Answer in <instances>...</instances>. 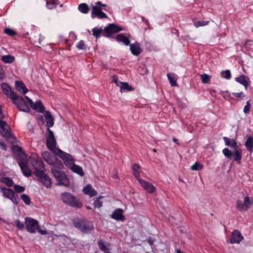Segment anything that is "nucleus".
Instances as JSON below:
<instances>
[{
  "mask_svg": "<svg viewBox=\"0 0 253 253\" xmlns=\"http://www.w3.org/2000/svg\"><path fill=\"white\" fill-rule=\"evenodd\" d=\"M46 145L47 148L55 155L59 156L64 162L66 166H70L73 163V157L56 147V140L53 132L47 128L45 133Z\"/></svg>",
  "mask_w": 253,
  "mask_h": 253,
  "instance_id": "obj_1",
  "label": "nucleus"
},
{
  "mask_svg": "<svg viewBox=\"0 0 253 253\" xmlns=\"http://www.w3.org/2000/svg\"><path fill=\"white\" fill-rule=\"evenodd\" d=\"M95 5H91V18L97 17L99 19L107 18V15L102 11L103 10L109 11L110 8L106 4L98 1L95 3Z\"/></svg>",
  "mask_w": 253,
  "mask_h": 253,
  "instance_id": "obj_2",
  "label": "nucleus"
},
{
  "mask_svg": "<svg viewBox=\"0 0 253 253\" xmlns=\"http://www.w3.org/2000/svg\"><path fill=\"white\" fill-rule=\"evenodd\" d=\"M61 199L66 205L75 208L80 209L83 204L73 195L69 192H63L61 194Z\"/></svg>",
  "mask_w": 253,
  "mask_h": 253,
  "instance_id": "obj_3",
  "label": "nucleus"
},
{
  "mask_svg": "<svg viewBox=\"0 0 253 253\" xmlns=\"http://www.w3.org/2000/svg\"><path fill=\"white\" fill-rule=\"evenodd\" d=\"M60 169L56 167H52L51 168V172L58 181V185L68 187L69 185L70 181L65 173L60 170Z\"/></svg>",
  "mask_w": 253,
  "mask_h": 253,
  "instance_id": "obj_4",
  "label": "nucleus"
},
{
  "mask_svg": "<svg viewBox=\"0 0 253 253\" xmlns=\"http://www.w3.org/2000/svg\"><path fill=\"white\" fill-rule=\"evenodd\" d=\"M222 153L225 157L229 159H233L237 164L241 163L242 157V151L239 148L234 150L233 152L230 151L228 148H224Z\"/></svg>",
  "mask_w": 253,
  "mask_h": 253,
  "instance_id": "obj_5",
  "label": "nucleus"
},
{
  "mask_svg": "<svg viewBox=\"0 0 253 253\" xmlns=\"http://www.w3.org/2000/svg\"><path fill=\"white\" fill-rule=\"evenodd\" d=\"M43 159L49 165L56 167L58 169H62L64 167L62 162L56 157L51 155L48 151H44L42 154Z\"/></svg>",
  "mask_w": 253,
  "mask_h": 253,
  "instance_id": "obj_6",
  "label": "nucleus"
},
{
  "mask_svg": "<svg viewBox=\"0 0 253 253\" xmlns=\"http://www.w3.org/2000/svg\"><path fill=\"white\" fill-rule=\"evenodd\" d=\"M74 226L83 233L88 234L93 229V226L85 219H79L73 222Z\"/></svg>",
  "mask_w": 253,
  "mask_h": 253,
  "instance_id": "obj_7",
  "label": "nucleus"
},
{
  "mask_svg": "<svg viewBox=\"0 0 253 253\" xmlns=\"http://www.w3.org/2000/svg\"><path fill=\"white\" fill-rule=\"evenodd\" d=\"M11 100L20 111L27 113L30 112L29 107L22 96L16 94Z\"/></svg>",
  "mask_w": 253,
  "mask_h": 253,
  "instance_id": "obj_8",
  "label": "nucleus"
},
{
  "mask_svg": "<svg viewBox=\"0 0 253 253\" xmlns=\"http://www.w3.org/2000/svg\"><path fill=\"white\" fill-rule=\"evenodd\" d=\"M35 169L34 174L36 176H41L45 171V166L43 162L40 159H34L31 162Z\"/></svg>",
  "mask_w": 253,
  "mask_h": 253,
  "instance_id": "obj_9",
  "label": "nucleus"
},
{
  "mask_svg": "<svg viewBox=\"0 0 253 253\" xmlns=\"http://www.w3.org/2000/svg\"><path fill=\"white\" fill-rule=\"evenodd\" d=\"M253 204V199L251 200L248 196L244 197V202L240 200L237 201L236 208L240 211H247Z\"/></svg>",
  "mask_w": 253,
  "mask_h": 253,
  "instance_id": "obj_10",
  "label": "nucleus"
},
{
  "mask_svg": "<svg viewBox=\"0 0 253 253\" xmlns=\"http://www.w3.org/2000/svg\"><path fill=\"white\" fill-rule=\"evenodd\" d=\"M25 220V227L27 231L31 233H35L39 227V222L31 217H26Z\"/></svg>",
  "mask_w": 253,
  "mask_h": 253,
  "instance_id": "obj_11",
  "label": "nucleus"
},
{
  "mask_svg": "<svg viewBox=\"0 0 253 253\" xmlns=\"http://www.w3.org/2000/svg\"><path fill=\"white\" fill-rule=\"evenodd\" d=\"M122 30H123L122 27L115 24H110L104 28V31L105 34H103V36L106 37H110V34L118 33Z\"/></svg>",
  "mask_w": 253,
  "mask_h": 253,
  "instance_id": "obj_12",
  "label": "nucleus"
},
{
  "mask_svg": "<svg viewBox=\"0 0 253 253\" xmlns=\"http://www.w3.org/2000/svg\"><path fill=\"white\" fill-rule=\"evenodd\" d=\"M0 133L6 138H10L12 136L9 126L5 121L1 120H0Z\"/></svg>",
  "mask_w": 253,
  "mask_h": 253,
  "instance_id": "obj_13",
  "label": "nucleus"
},
{
  "mask_svg": "<svg viewBox=\"0 0 253 253\" xmlns=\"http://www.w3.org/2000/svg\"><path fill=\"white\" fill-rule=\"evenodd\" d=\"M28 158H25L18 162V165L22 171L23 174L26 177L30 176L32 175V171L27 166Z\"/></svg>",
  "mask_w": 253,
  "mask_h": 253,
  "instance_id": "obj_14",
  "label": "nucleus"
},
{
  "mask_svg": "<svg viewBox=\"0 0 253 253\" xmlns=\"http://www.w3.org/2000/svg\"><path fill=\"white\" fill-rule=\"evenodd\" d=\"M244 238L241 233L238 230H234L231 234L230 242L231 244L239 243L243 240Z\"/></svg>",
  "mask_w": 253,
  "mask_h": 253,
  "instance_id": "obj_15",
  "label": "nucleus"
},
{
  "mask_svg": "<svg viewBox=\"0 0 253 253\" xmlns=\"http://www.w3.org/2000/svg\"><path fill=\"white\" fill-rule=\"evenodd\" d=\"M138 181L141 186L148 193H153L156 191V188L154 185L151 183L143 180L142 179H139Z\"/></svg>",
  "mask_w": 253,
  "mask_h": 253,
  "instance_id": "obj_16",
  "label": "nucleus"
},
{
  "mask_svg": "<svg viewBox=\"0 0 253 253\" xmlns=\"http://www.w3.org/2000/svg\"><path fill=\"white\" fill-rule=\"evenodd\" d=\"M12 149L16 155V158L19 161L27 158L25 153L22 150L21 147L18 146H13Z\"/></svg>",
  "mask_w": 253,
  "mask_h": 253,
  "instance_id": "obj_17",
  "label": "nucleus"
},
{
  "mask_svg": "<svg viewBox=\"0 0 253 253\" xmlns=\"http://www.w3.org/2000/svg\"><path fill=\"white\" fill-rule=\"evenodd\" d=\"M1 88L4 93L8 98L11 99L14 98L16 94L15 92L12 91L10 87L6 83H2L1 84Z\"/></svg>",
  "mask_w": 253,
  "mask_h": 253,
  "instance_id": "obj_18",
  "label": "nucleus"
},
{
  "mask_svg": "<svg viewBox=\"0 0 253 253\" xmlns=\"http://www.w3.org/2000/svg\"><path fill=\"white\" fill-rule=\"evenodd\" d=\"M123 210L122 209H116L111 215V217L117 221H123L125 219V216L123 214Z\"/></svg>",
  "mask_w": 253,
  "mask_h": 253,
  "instance_id": "obj_19",
  "label": "nucleus"
},
{
  "mask_svg": "<svg viewBox=\"0 0 253 253\" xmlns=\"http://www.w3.org/2000/svg\"><path fill=\"white\" fill-rule=\"evenodd\" d=\"M235 81L243 85L246 89H247L248 86L251 82L249 78L243 75L236 77L235 78Z\"/></svg>",
  "mask_w": 253,
  "mask_h": 253,
  "instance_id": "obj_20",
  "label": "nucleus"
},
{
  "mask_svg": "<svg viewBox=\"0 0 253 253\" xmlns=\"http://www.w3.org/2000/svg\"><path fill=\"white\" fill-rule=\"evenodd\" d=\"M40 178L42 184L46 188H49L51 185V180L49 176L44 172L41 175V176H37Z\"/></svg>",
  "mask_w": 253,
  "mask_h": 253,
  "instance_id": "obj_21",
  "label": "nucleus"
},
{
  "mask_svg": "<svg viewBox=\"0 0 253 253\" xmlns=\"http://www.w3.org/2000/svg\"><path fill=\"white\" fill-rule=\"evenodd\" d=\"M225 145L230 147L234 150L238 148L237 143L235 139H231L227 137H223Z\"/></svg>",
  "mask_w": 253,
  "mask_h": 253,
  "instance_id": "obj_22",
  "label": "nucleus"
},
{
  "mask_svg": "<svg viewBox=\"0 0 253 253\" xmlns=\"http://www.w3.org/2000/svg\"><path fill=\"white\" fill-rule=\"evenodd\" d=\"M130 50L132 54L135 56H138L142 52L139 43L135 42L133 44H130Z\"/></svg>",
  "mask_w": 253,
  "mask_h": 253,
  "instance_id": "obj_23",
  "label": "nucleus"
},
{
  "mask_svg": "<svg viewBox=\"0 0 253 253\" xmlns=\"http://www.w3.org/2000/svg\"><path fill=\"white\" fill-rule=\"evenodd\" d=\"M31 108L35 110H36L38 112L40 113H44L45 111V108L44 106L43 105L41 101L39 100L36 102L34 103L33 102V104L30 105Z\"/></svg>",
  "mask_w": 253,
  "mask_h": 253,
  "instance_id": "obj_24",
  "label": "nucleus"
},
{
  "mask_svg": "<svg viewBox=\"0 0 253 253\" xmlns=\"http://www.w3.org/2000/svg\"><path fill=\"white\" fill-rule=\"evenodd\" d=\"M109 243L104 242L102 240H99L98 241V246L99 249L104 252V253H111L109 247Z\"/></svg>",
  "mask_w": 253,
  "mask_h": 253,
  "instance_id": "obj_25",
  "label": "nucleus"
},
{
  "mask_svg": "<svg viewBox=\"0 0 253 253\" xmlns=\"http://www.w3.org/2000/svg\"><path fill=\"white\" fill-rule=\"evenodd\" d=\"M44 117L46 121V126L47 128H49L54 125V119L49 111H46L44 114Z\"/></svg>",
  "mask_w": 253,
  "mask_h": 253,
  "instance_id": "obj_26",
  "label": "nucleus"
},
{
  "mask_svg": "<svg viewBox=\"0 0 253 253\" xmlns=\"http://www.w3.org/2000/svg\"><path fill=\"white\" fill-rule=\"evenodd\" d=\"M84 194L88 195L90 197L95 196L97 195V192L92 187L90 184H87L83 189Z\"/></svg>",
  "mask_w": 253,
  "mask_h": 253,
  "instance_id": "obj_27",
  "label": "nucleus"
},
{
  "mask_svg": "<svg viewBox=\"0 0 253 253\" xmlns=\"http://www.w3.org/2000/svg\"><path fill=\"white\" fill-rule=\"evenodd\" d=\"M15 87L17 90L25 94L28 91L26 85L22 81H16Z\"/></svg>",
  "mask_w": 253,
  "mask_h": 253,
  "instance_id": "obj_28",
  "label": "nucleus"
},
{
  "mask_svg": "<svg viewBox=\"0 0 253 253\" xmlns=\"http://www.w3.org/2000/svg\"><path fill=\"white\" fill-rule=\"evenodd\" d=\"M74 160L73 159V163L70 166H67L68 167H71V169L74 172H76L79 174L81 176H83L84 175V172L83 170V169L80 166L74 164Z\"/></svg>",
  "mask_w": 253,
  "mask_h": 253,
  "instance_id": "obj_29",
  "label": "nucleus"
},
{
  "mask_svg": "<svg viewBox=\"0 0 253 253\" xmlns=\"http://www.w3.org/2000/svg\"><path fill=\"white\" fill-rule=\"evenodd\" d=\"M116 39L118 42H122L126 45L130 44V41L128 38L123 34H120L117 35Z\"/></svg>",
  "mask_w": 253,
  "mask_h": 253,
  "instance_id": "obj_30",
  "label": "nucleus"
},
{
  "mask_svg": "<svg viewBox=\"0 0 253 253\" xmlns=\"http://www.w3.org/2000/svg\"><path fill=\"white\" fill-rule=\"evenodd\" d=\"M245 146L247 149V150L250 153H252L253 151V137L250 136L248 137L245 143Z\"/></svg>",
  "mask_w": 253,
  "mask_h": 253,
  "instance_id": "obj_31",
  "label": "nucleus"
},
{
  "mask_svg": "<svg viewBox=\"0 0 253 253\" xmlns=\"http://www.w3.org/2000/svg\"><path fill=\"white\" fill-rule=\"evenodd\" d=\"M119 86L120 88V91L121 92L126 91H131L133 89L132 87L126 82H122Z\"/></svg>",
  "mask_w": 253,
  "mask_h": 253,
  "instance_id": "obj_32",
  "label": "nucleus"
},
{
  "mask_svg": "<svg viewBox=\"0 0 253 253\" xmlns=\"http://www.w3.org/2000/svg\"><path fill=\"white\" fill-rule=\"evenodd\" d=\"M78 9L81 12L84 14L88 13L89 11V7L85 3H82L79 4L78 6Z\"/></svg>",
  "mask_w": 253,
  "mask_h": 253,
  "instance_id": "obj_33",
  "label": "nucleus"
},
{
  "mask_svg": "<svg viewBox=\"0 0 253 253\" xmlns=\"http://www.w3.org/2000/svg\"><path fill=\"white\" fill-rule=\"evenodd\" d=\"M1 191L3 195L8 199L12 197L14 194L12 190L8 188H1Z\"/></svg>",
  "mask_w": 253,
  "mask_h": 253,
  "instance_id": "obj_34",
  "label": "nucleus"
},
{
  "mask_svg": "<svg viewBox=\"0 0 253 253\" xmlns=\"http://www.w3.org/2000/svg\"><path fill=\"white\" fill-rule=\"evenodd\" d=\"M139 168L140 166L137 164H134L132 166V170H133V174L135 177V178L138 181L140 176V172H139Z\"/></svg>",
  "mask_w": 253,
  "mask_h": 253,
  "instance_id": "obj_35",
  "label": "nucleus"
},
{
  "mask_svg": "<svg viewBox=\"0 0 253 253\" xmlns=\"http://www.w3.org/2000/svg\"><path fill=\"white\" fill-rule=\"evenodd\" d=\"M58 4V0H46V6L48 9H51L56 7Z\"/></svg>",
  "mask_w": 253,
  "mask_h": 253,
  "instance_id": "obj_36",
  "label": "nucleus"
},
{
  "mask_svg": "<svg viewBox=\"0 0 253 253\" xmlns=\"http://www.w3.org/2000/svg\"><path fill=\"white\" fill-rule=\"evenodd\" d=\"M1 60L5 63H11L14 60V57L10 55L2 56Z\"/></svg>",
  "mask_w": 253,
  "mask_h": 253,
  "instance_id": "obj_37",
  "label": "nucleus"
},
{
  "mask_svg": "<svg viewBox=\"0 0 253 253\" xmlns=\"http://www.w3.org/2000/svg\"><path fill=\"white\" fill-rule=\"evenodd\" d=\"M104 31L101 28L95 27L92 29V35L94 36L96 39L100 37L101 34Z\"/></svg>",
  "mask_w": 253,
  "mask_h": 253,
  "instance_id": "obj_38",
  "label": "nucleus"
},
{
  "mask_svg": "<svg viewBox=\"0 0 253 253\" xmlns=\"http://www.w3.org/2000/svg\"><path fill=\"white\" fill-rule=\"evenodd\" d=\"M167 77L171 86H174L177 85L176 80L173 74L168 73Z\"/></svg>",
  "mask_w": 253,
  "mask_h": 253,
  "instance_id": "obj_39",
  "label": "nucleus"
},
{
  "mask_svg": "<svg viewBox=\"0 0 253 253\" xmlns=\"http://www.w3.org/2000/svg\"><path fill=\"white\" fill-rule=\"evenodd\" d=\"M210 23V21H198L194 23V25L196 27L198 28L201 26H205L208 25Z\"/></svg>",
  "mask_w": 253,
  "mask_h": 253,
  "instance_id": "obj_40",
  "label": "nucleus"
},
{
  "mask_svg": "<svg viewBox=\"0 0 253 253\" xmlns=\"http://www.w3.org/2000/svg\"><path fill=\"white\" fill-rule=\"evenodd\" d=\"M21 198L26 205H29L31 204V199L28 195L25 194H22Z\"/></svg>",
  "mask_w": 253,
  "mask_h": 253,
  "instance_id": "obj_41",
  "label": "nucleus"
},
{
  "mask_svg": "<svg viewBox=\"0 0 253 253\" xmlns=\"http://www.w3.org/2000/svg\"><path fill=\"white\" fill-rule=\"evenodd\" d=\"M220 74L222 78H225L227 80L230 79L231 77V73L229 70L222 71Z\"/></svg>",
  "mask_w": 253,
  "mask_h": 253,
  "instance_id": "obj_42",
  "label": "nucleus"
},
{
  "mask_svg": "<svg viewBox=\"0 0 253 253\" xmlns=\"http://www.w3.org/2000/svg\"><path fill=\"white\" fill-rule=\"evenodd\" d=\"M200 76H201V78L202 80L203 83L204 84L208 83L211 80L210 76H209L207 74H204L201 75Z\"/></svg>",
  "mask_w": 253,
  "mask_h": 253,
  "instance_id": "obj_43",
  "label": "nucleus"
},
{
  "mask_svg": "<svg viewBox=\"0 0 253 253\" xmlns=\"http://www.w3.org/2000/svg\"><path fill=\"white\" fill-rule=\"evenodd\" d=\"M2 181L8 187L11 186L13 183V180L9 177L4 178Z\"/></svg>",
  "mask_w": 253,
  "mask_h": 253,
  "instance_id": "obj_44",
  "label": "nucleus"
},
{
  "mask_svg": "<svg viewBox=\"0 0 253 253\" xmlns=\"http://www.w3.org/2000/svg\"><path fill=\"white\" fill-rule=\"evenodd\" d=\"M4 32L5 34L9 35L10 36H14L16 35V32L10 28H6L4 30Z\"/></svg>",
  "mask_w": 253,
  "mask_h": 253,
  "instance_id": "obj_45",
  "label": "nucleus"
},
{
  "mask_svg": "<svg viewBox=\"0 0 253 253\" xmlns=\"http://www.w3.org/2000/svg\"><path fill=\"white\" fill-rule=\"evenodd\" d=\"M203 165H202L198 162H196L195 163L194 165H193L191 167V169L193 170H198L199 169H203Z\"/></svg>",
  "mask_w": 253,
  "mask_h": 253,
  "instance_id": "obj_46",
  "label": "nucleus"
},
{
  "mask_svg": "<svg viewBox=\"0 0 253 253\" xmlns=\"http://www.w3.org/2000/svg\"><path fill=\"white\" fill-rule=\"evenodd\" d=\"M16 227L19 230H24L25 228V225L23 222H21L19 219L15 221Z\"/></svg>",
  "mask_w": 253,
  "mask_h": 253,
  "instance_id": "obj_47",
  "label": "nucleus"
},
{
  "mask_svg": "<svg viewBox=\"0 0 253 253\" xmlns=\"http://www.w3.org/2000/svg\"><path fill=\"white\" fill-rule=\"evenodd\" d=\"M14 189L17 193H22L25 191V187L19 185H14Z\"/></svg>",
  "mask_w": 253,
  "mask_h": 253,
  "instance_id": "obj_48",
  "label": "nucleus"
},
{
  "mask_svg": "<svg viewBox=\"0 0 253 253\" xmlns=\"http://www.w3.org/2000/svg\"><path fill=\"white\" fill-rule=\"evenodd\" d=\"M251 107V106L250 101H248L246 102V105L245 106V107L244 108V110H243L244 113L245 114H247V113H249V112L250 111Z\"/></svg>",
  "mask_w": 253,
  "mask_h": 253,
  "instance_id": "obj_49",
  "label": "nucleus"
},
{
  "mask_svg": "<svg viewBox=\"0 0 253 253\" xmlns=\"http://www.w3.org/2000/svg\"><path fill=\"white\" fill-rule=\"evenodd\" d=\"M101 197H99L97 198V199L94 202V208H99L102 206V203L99 200V199Z\"/></svg>",
  "mask_w": 253,
  "mask_h": 253,
  "instance_id": "obj_50",
  "label": "nucleus"
},
{
  "mask_svg": "<svg viewBox=\"0 0 253 253\" xmlns=\"http://www.w3.org/2000/svg\"><path fill=\"white\" fill-rule=\"evenodd\" d=\"M76 47L79 49H85V46L84 43V42L83 40L80 41L78 44L76 45Z\"/></svg>",
  "mask_w": 253,
  "mask_h": 253,
  "instance_id": "obj_51",
  "label": "nucleus"
},
{
  "mask_svg": "<svg viewBox=\"0 0 253 253\" xmlns=\"http://www.w3.org/2000/svg\"><path fill=\"white\" fill-rule=\"evenodd\" d=\"M11 201L15 204H18L19 201L18 196L17 195L13 194V196L9 198Z\"/></svg>",
  "mask_w": 253,
  "mask_h": 253,
  "instance_id": "obj_52",
  "label": "nucleus"
},
{
  "mask_svg": "<svg viewBox=\"0 0 253 253\" xmlns=\"http://www.w3.org/2000/svg\"><path fill=\"white\" fill-rule=\"evenodd\" d=\"M113 81L116 84L117 86H119L121 84L122 82L118 81V77L116 75H113L112 77Z\"/></svg>",
  "mask_w": 253,
  "mask_h": 253,
  "instance_id": "obj_53",
  "label": "nucleus"
},
{
  "mask_svg": "<svg viewBox=\"0 0 253 253\" xmlns=\"http://www.w3.org/2000/svg\"><path fill=\"white\" fill-rule=\"evenodd\" d=\"M232 94L236 98H243L245 96V95L243 92L239 93H232Z\"/></svg>",
  "mask_w": 253,
  "mask_h": 253,
  "instance_id": "obj_54",
  "label": "nucleus"
},
{
  "mask_svg": "<svg viewBox=\"0 0 253 253\" xmlns=\"http://www.w3.org/2000/svg\"><path fill=\"white\" fill-rule=\"evenodd\" d=\"M37 230L42 235H46L47 234L46 231L41 229L40 225H39Z\"/></svg>",
  "mask_w": 253,
  "mask_h": 253,
  "instance_id": "obj_55",
  "label": "nucleus"
},
{
  "mask_svg": "<svg viewBox=\"0 0 253 253\" xmlns=\"http://www.w3.org/2000/svg\"><path fill=\"white\" fill-rule=\"evenodd\" d=\"M252 43H253V41L252 40H246V42H245V45L246 47H250V46H251L252 45Z\"/></svg>",
  "mask_w": 253,
  "mask_h": 253,
  "instance_id": "obj_56",
  "label": "nucleus"
},
{
  "mask_svg": "<svg viewBox=\"0 0 253 253\" xmlns=\"http://www.w3.org/2000/svg\"><path fill=\"white\" fill-rule=\"evenodd\" d=\"M4 72L1 66L0 65V79L2 80L4 78Z\"/></svg>",
  "mask_w": 253,
  "mask_h": 253,
  "instance_id": "obj_57",
  "label": "nucleus"
},
{
  "mask_svg": "<svg viewBox=\"0 0 253 253\" xmlns=\"http://www.w3.org/2000/svg\"><path fill=\"white\" fill-rule=\"evenodd\" d=\"M25 99L27 100V102H28V103L30 104V105L31 104H33V101L31 99H30V98H29L28 96H25Z\"/></svg>",
  "mask_w": 253,
  "mask_h": 253,
  "instance_id": "obj_58",
  "label": "nucleus"
},
{
  "mask_svg": "<svg viewBox=\"0 0 253 253\" xmlns=\"http://www.w3.org/2000/svg\"><path fill=\"white\" fill-rule=\"evenodd\" d=\"M154 242V240L151 237H149L148 239V242L150 245H152L153 244Z\"/></svg>",
  "mask_w": 253,
  "mask_h": 253,
  "instance_id": "obj_59",
  "label": "nucleus"
},
{
  "mask_svg": "<svg viewBox=\"0 0 253 253\" xmlns=\"http://www.w3.org/2000/svg\"><path fill=\"white\" fill-rule=\"evenodd\" d=\"M4 118V115L1 111V106L0 105V119H2Z\"/></svg>",
  "mask_w": 253,
  "mask_h": 253,
  "instance_id": "obj_60",
  "label": "nucleus"
},
{
  "mask_svg": "<svg viewBox=\"0 0 253 253\" xmlns=\"http://www.w3.org/2000/svg\"><path fill=\"white\" fill-rule=\"evenodd\" d=\"M0 148L2 149H5V145L4 143L0 141Z\"/></svg>",
  "mask_w": 253,
  "mask_h": 253,
  "instance_id": "obj_61",
  "label": "nucleus"
},
{
  "mask_svg": "<svg viewBox=\"0 0 253 253\" xmlns=\"http://www.w3.org/2000/svg\"><path fill=\"white\" fill-rule=\"evenodd\" d=\"M172 140L174 142L177 143L178 145H179V143L178 142V139L175 137H173L172 138Z\"/></svg>",
  "mask_w": 253,
  "mask_h": 253,
  "instance_id": "obj_62",
  "label": "nucleus"
},
{
  "mask_svg": "<svg viewBox=\"0 0 253 253\" xmlns=\"http://www.w3.org/2000/svg\"><path fill=\"white\" fill-rule=\"evenodd\" d=\"M54 235L55 236H56V237H65L66 236L64 234L60 235H56V234H54Z\"/></svg>",
  "mask_w": 253,
  "mask_h": 253,
  "instance_id": "obj_63",
  "label": "nucleus"
},
{
  "mask_svg": "<svg viewBox=\"0 0 253 253\" xmlns=\"http://www.w3.org/2000/svg\"><path fill=\"white\" fill-rule=\"evenodd\" d=\"M176 253H182V252L180 251V250L179 249H178L176 251Z\"/></svg>",
  "mask_w": 253,
  "mask_h": 253,
  "instance_id": "obj_64",
  "label": "nucleus"
}]
</instances>
